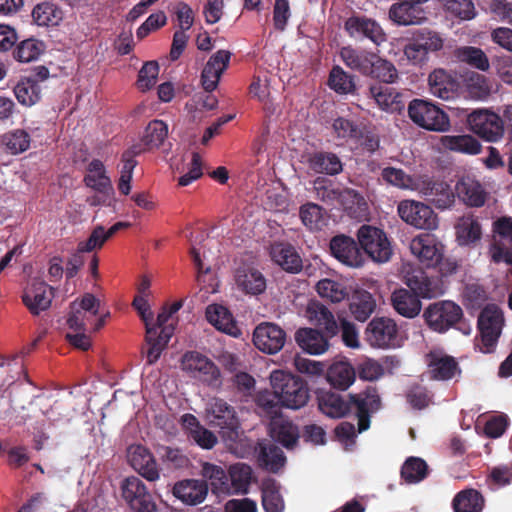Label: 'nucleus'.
I'll use <instances>...</instances> for the list:
<instances>
[{"label": "nucleus", "instance_id": "6e6d98bb", "mask_svg": "<svg viewBox=\"0 0 512 512\" xmlns=\"http://www.w3.org/2000/svg\"><path fill=\"white\" fill-rule=\"evenodd\" d=\"M459 61L464 62L481 71L489 69V60L484 51L478 47L464 46L455 52Z\"/></svg>", "mask_w": 512, "mask_h": 512}, {"label": "nucleus", "instance_id": "1a4fd4ad", "mask_svg": "<svg viewBox=\"0 0 512 512\" xmlns=\"http://www.w3.org/2000/svg\"><path fill=\"white\" fill-rule=\"evenodd\" d=\"M470 130L485 141L496 142L504 135L502 118L488 109L473 110L467 117Z\"/></svg>", "mask_w": 512, "mask_h": 512}, {"label": "nucleus", "instance_id": "20e7f679", "mask_svg": "<svg viewBox=\"0 0 512 512\" xmlns=\"http://www.w3.org/2000/svg\"><path fill=\"white\" fill-rule=\"evenodd\" d=\"M357 241L363 255L376 263L388 262L392 256V246L386 233L375 226L363 224L357 230Z\"/></svg>", "mask_w": 512, "mask_h": 512}, {"label": "nucleus", "instance_id": "f3484780", "mask_svg": "<svg viewBox=\"0 0 512 512\" xmlns=\"http://www.w3.org/2000/svg\"><path fill=\"white\" fill-rule=\"evenodd\" d=\"M286 332L277 324L260 323L253 332V343L266 354H276L285 345Z\"/></svg>", "mask_w": 512, "mask_h": 512}, {"label": "nucleus", "instance_id": "cd10ccee", "mask_svg": "<svg viewBox=\"0 0 512 512\" xmlns=\"http://www.w3.org/2000/svg\"><path fill=\"white\" fill-rule=\"evenodd\" d=\"M367 96L375 101L377 106L386 112H401L404 109L402 95L395 89L373 84L369 87Z\"/></svg>", "mask_w": 512, "mask_h": 512}, {"label": "nucleus", "instance_id": "5fc2aeb1", "mask_svg": "<svg viewBox=\"0 0 512 512\" xmlns=\"http://www.w3.org/2000/svg\"><path fill=\"white\" fill-rule=\"evenodd\" d=\"M316 290L321 298L332 303H339L349 295L347 288L342 283L328 278L321 279L316 285Z\"/></svg>", "mask_w": 512, "mask_h": 512}, {"label": "nucleus", "instance_id": "de8ad7c7", "mask_svg": "<svg viewBox=\"0 0 512 512\" xmlns=\"http://www.w3.org/2000/svg\"><path fill=\"white\" fill-rule=\"evenodd\" d=\"M401 478L407 484H416L428 476V465L419 457H409L401 467Z\"/></svg>", "mask_w": 512, "mask_h": 512}, {"label": "nucleus", "instance_id": "bf43d9fd", "mask_svg": "<svg viewBox=\"0 0 512 512\" xmlns=\"http://www.w3.org/2000/svg\"><path fill=\"white\" fill-rule=\"evenodd\" d=\"M329 87L339 94H350L355 90L354 77L340 66H334L329 74Z\"/></svg>", "mask_w": 512, "mask_h": 512}, {"label": "nucleus", "instance_id": "aec40b11", "mask_svg": "<svg viewBox=\"0 0 512 512\" xmlns=\"http://www.w3.org/2000/svg\"><path fill=\"white\" fill-rule=\"evenodd\" d=\"M388 17L398 26L422 25L428 20L427 12L422 6L405 0L393 3Z\"/></svg>", "mask_w": 512, "mask_h": 512}, {"label": "nucleus", "instance_id": "7c9ffc66", "mask_svg": "<svg viewBox=\"0 0 512 512\" xmlns=\"http://www.w3.org/2000/svg\"><path fill=\"white\" fill-rule=\"evenodd\" d=\"M313 191L315 197L326 203L334 204L335 202L343 203L347 197H356L358 193L352 189L341 190L335 187L333 182L325 177H317L313 182Z\"/></svg>", "mask_w": 512, "mask_h": 512}, {"label": "nucleus", "instance_id": "0eeeda50", "mask_svg": "<svg viewBox=\"0 0 512 512\" xmlns=\"http://www.w3.org/2000/svg\"><path fill=\"white\" fill-rule=\"evenodd\" d=\"M348 398L350 412H354L358 420V431H366L370 427L371 416L382 407L377 387L368 385L358 393H349Z\"/></svg>", "mask_w": 512, "mask_h": 512}, {"label": "nucleus", "instance_id": "2eb2a0df", "mask_svg": "<svg viewBox=\"0 0 512 512\" xmlns=\"http://www.w3.org/2000/svg\"><path fill=\"white\" fill-rule=\"evenodd\" d=\"M344 29L352 38H366L376 46L387 41V34L374 19L366 16H351L344 23Z\"/></svg>", "mask_w": 512, "mask_h": 512}, {"label": "nucleus", "instance_id": "a211bd4d", "mask_svg": "<svg viewBox=\"0 0 512 512\" xmlns=\"http://www.w3.org/2000/svg\"><path fill=\"white\" fill-rule=\"evenodd\" d=\"M398 328L395 321L387 317H376L366 328V339L373 347L390 348L395 346Z\"/></svg>", "mask_w": 512, "mask_h": 512}, {"label": "nucleus", "instance_id": "58836bf2", "mask_svg": "<svg viewBox=\"0 0 512 512\" xmlns=\"http://www.w3.org/2000/svg\"><path fill=\"white\" fill-rule=\"evenodd\" d=\"M356 373L348 362H335L326 371L329 384L338 390H347L355 381Z\"/></svg>", "mask_w": 512, "mask_h": 512}, {"label": "nucleus", "instance_id": "f704fd0d", "mask_svg": "<svg viewBox=\"0 0 512 512\" xmlns=\"http://www.w3.org/2000/svg\"><path fill=\"white\" fill-rule=\"evenodd\" d=\"M420 298L409 290L400 288L392 293L391 302L398 314L406 318H414L421 312L422 303Z\"/></svg>", "mask_w": 512, "mask_h": 512}, {"label": "nucleus", "instance_id": "3c124183", "mask_svg": "<svg viewBox=\"0 0 512 512\" xmlns=\"http://www.w3.org/2000/svg\"><path fill=\"white\" fill-rule=\"evenodd\" d=\"M367 77H371L382 83L392 84L398 79V71L392 62L376 54Z\"/></svg>", "mask_w": 512, "mask_h": 512}, {"label": "nucleus", "instance_id": "5701e85b", "mask_svg": "<svg viewBox=\"0 0 512 512\" xmlns=\"http://www.w3.org/2000/svg\"><path fill=\"white\" fill-rule=\"evenodd\" d=\"M231 53L227 50H218L211 55L201 73V84L205 92L214 91L224 71L228 68Z\"/></svg>", "mask_w": 512, "mask_h": 512}, {"label": "nucleus", "instance_id": "8fccbe9b", "mask_svg": "<svg viewBox=\"0 0 512 512\" xmlns=\"http://www.w3.org/2000/svg\"><path fill=\"white\" fill-rule=\"evenodd\" d=\"M443 144L452 151L470 155H476L481 151L480 142L471 135L445 136Z\"/></svg>", "mask_w": 512, "mask_h": 512}, {"label": "nucleus", "instance_id": "423d86ee", "mask_svg": "<svg viewBox=\"0 0 512 512\" xmlns=\"http://www.w3.org/2000/svg\"><path fill=\"white\" fill-rule=\"evenodd\" d=\"M423 318L429 329L443 334L462 320L463 310L453 301L440 300L424 309Z\"/></svg>", "mask_w": 512, "mask_h": 512}, {"label": "nucleus", "instance_id": "f8f14e48", "mask_svg": "<svg viewBox=\"0 0 512 512\" xmlns=\"http://www.w3.org/2000/svg\"><path fill=\"white\" fill-rule=\"evenodd\" d=\"M183 369L189 372L194 378L199 379L208 385L220 383V370L216 364L207 356L196 351L184 354L182 359Z\"/></svg>", "mask_w": 512, "mask_h": 512}, {"label": "nucleus", "instance_id": "ddd939ff", "mask_svg": "<svg viewBox=\"0 0 512 512\" xmlns=\"http://www.w3.org/2000/svg\"><path fill=\"white\" fill-rule=\"evenodd\" d=\"M404 283L409 291L424 299H432L443 293L439 281L430 277L419 267L407 265L403 269Z\"/></svg>", "mask_w": 512, "mask_h": 512}, {"label": "nucleus", "instance_id": "4be33fe9", "mask_svg": "<svg viewBox=\"0 0 512 512\" xmlns=\"http://www.w3.org/2000/svg\"><path fill=\"white\" fill-rule=\"evenodd\" d=\"M429 377L432 380L448 381L461 373L458 362L454 357L440 351H430L426 355Z\"/></svg>", "mask_w": 512, "mask_h": 512}, {"label": "nucleus", "instance_id": "bb28decb", "mask_svg": "<svg viewBox=\"0 0 512 512\" xmlns=\"http://www.w3.org/2000/svg\"><path fill=\"white\" fill-rule=\"evenodd\" d=\"M270 257L286 272L299 273L303 268L299 253L290 243L275 242L271 244Z\"/></svg>", "mask_w": 512, "mask_h": 512}, {"label": "nucleus", "instance_id": "9b49d317", "mask_svg": "<svg viewBox=\"0 0 512 512\" xmlns=\"http://www.w3.org/2000/svg\"><path fill=\"white\" fill-rule=\"evenodd\" d=\"M398 214L407 224L423 230H434L438 227V217L433 209L414 200H404L398 205Z\"/></svg>", "mask_w": 512, "mask_h": 512}, {"label": "nucleus", "instance_id": "f03ea898", "mask_svg": "<svg viewBox=\"0 0 512 512\" xmlns=\"http://www.w3.org/2000/svg\"><path fill=\"white\" fill-rule=\"evenodd\" d=\"M270 384L284 408L298 410L310 399L308 383L290 372L274 370L270 374Z\"/></svg>", "mask_w": 512, "mask_h": 512}, {"label": "nucleus", "instance_id": "412c9836", "mask_svg": "<svg viewBox=\"0 0 512 512\" xmlns=\"http://www.w3.org/2000/svg\"><path fill=\"white\" fill-rule=\"evenodd\" d=\"M53 298L54 288L41 280H34L22 296L23 303L33 315L47 310Z\"/></svg>", "mask_w": 512, "mask_h": 512}, {"label": "nucleus", "instance_id": "473e14b6", "mask_svg": "<svg viewBox=\"0 0 512 512\" xmlns=\"http://www.w3.org/2000/svg\"><path fill=\"white\" fill-rule=\"evenodd\" d=\"M257 460L261 468L272 473H277L286 464L283 450L272 442L258 443Z\"/></svg>", "mask_w": 512, "mask_h": 512}, {"label": "nucleus", "instance_id": "774afa93", "mask_svg": "<svg viewBox=\"0 0 512 512\" xmlns=\"http://www.w3.org/2000/svg\"><path fill=\"white\" fill-rule=\"evenodd\" d=\"M382 179L390 185L398 188H408L412 182L411 177L402 169L386 167L381 171Z\"/></svg>", "mask_w": 512, "mask_h": 512}, {"label": "nucleus", "instance_id": "39448f33", "mask_svg": "<svg viewBox=\"0 0 512 512\" xmlns=\"http://www.w3.org/2000/svg\"><path fill=\"white\" fill-rule=\"evenodd\" d=\"M132 305L145 323V341L148 345L147 364L152 365L160 358L163 350L166 348L170 340V333H167L165 328L158 333L157 328L150 327L149 323L153 319V313L151 312L150 305L144 296H136Z\"/></svg>", "mask_w": 512, "mask_h": 512}, {"label": "nucleus", "instance_id": "864d4df0", "mask_svg": "<svg viewBox=\"0 0 512 512\" xmlns=\"http://www.w3.org/2000/svg\"><path fill=\"white\" fill-rule=\"evenodd\" d=\"M168 136V126L162 120H152L145 128L141 142L147 149L158 148Z\"/></svg>", "mask_w": 512, "mask_h": 512}, {"label": "nucleus", "instance_id": "a18cd8bd", "mask_svg": "<svg viewBox=\"0 0 512 512\" xmlns=\"http://www.w3.org/2000/svg\"><path fill=\"white\" fill-rule=\"evenodd\" d=\"M14 95L21 105L31 107L40 101L41 87L37 80L25 77L15 85Z\"/></svg>", "mask_w": 512, "mask_h": 512}, {"label": "nucleus", "instance_id": "c03bdc74", "mask_svg": "<svg viewBox=\"0 0 512 512\" xmlns=\"http://www.w3.org/2000/svg\"><path fill=\"white\" fill-rule=\"evenodd\" d=\"M272 437L285 448H293L299 439V429L289 420L275 419L271 421Z\"/></svg>", "mask_w": 512, "mask_h": 512}, {"label": "nucleus", "instance_id": "b1692460", "mask_svg": "<svg viewBox=\"0 0 512 512\" xmlns=\"http://www.w3.org/2000/svg\"><path fill=\"white\" fill-rule=\"evenodd\" d=\"M442 248L437 239L430 234L417 236L410 245L411 252L428 268L436 267L442 257Z\"/></svg>", "mask_w": 512, "mask_h": 512}, {"label": "nucleus", "instance_id": "2f4dec72", "mask_svg": "<svg viewBox=\"0 0 512 512\" xmlns=\"http://www.w3.org/2000/svg\"><path fill=\"white\" fill-rule=\"evenodd\" d=\"M454 193L459 200L471 207H481L486 201V192L482 185L470 177L457 181Z\"/></svg>", "mask_w": 512, "mask_h": 512}, {"label": "nucleus", "instance_id": "37998d69", "mask_svg": "<svg viewBox=\"0 0 512 512\" xmlns=\"http://www.w3.org/2000/svg\"><path fill=\"white\" fill-rule=\"evenodd\" d=\"M484 502V497L478 490L469 488L455 495L452 506L454 512H481Z\"/></svg>", "mask_w": 512, "mask_h": 512}, {"label": "nucleus", "instance_id": "c85d7f7f", "mask_svg": "<svg viewBox=\"0 0 512 512\" xmlns=\"http://www.w3.org/2000/svg\"><path fill=\"white\" fill-rule=\"evenodd\" d=\"M208 493V485L204 480L186 479L176 483L173 494L187 505L202 503Z\"/></svg>", "mask_w": 512, "mask_h": 512}, {"label": "nucleus", "instance_id": "7ed1b4c3", "mask_svg": "<svg viewBox=\"0 0 512 512\" xmlns=\"http://www.w3.org/2000/svg\"><path fill=\"white\" fill-rule=\"evenodd\" d=\"M407 110L410 120L420 128L434 132H446L450 129L447 113L431 101L413 99Z\"/></svg>", "mask_w": 512, "mask_h": 512}, {"label": "nucleus", "instance_id": "0e129e2a", "mask_svg": "<svg viewBox=\"0 0 512 512\" xmlns=\"http://www.w3.org/2000/svg\"><path fill=\"white\" fill-rule=\"evenodd\" d=\"M158 74V63L156 61L146 62L138 73L137 87L142 92L150 90L156 84Z\"/></svg>", "mask_w": 512, "mask_h": 512}, {"label": "nucleus", "instance_id": "79ce46f5", "mask_svg": "<svg viewBox=\"0 0 512 512\" xmlns=\"http://www.w3.org/2000/svg\"><path fill=\"white\" fill-rule=\"evenodd\" d=\"M349 309L358 321H366L376 309V301L366 290H356L349 302Z\"/></svg>", "mask_w": 512, "mask_h": 512}, {"label": "nucleus", "instance_id": "49530a36", "mask_svg": "<svg viewBox=\"0 0 512 512\" xmlns=\"http://www.w3.org/2000/svg\"><path fill=\"white\" fill-rule=\"evenodd\" d=\"M32 18L38 26H57L63 18V12L53 3L42 2L33 8Z\"/></svg>", "mask_w": 512, "mask_h": 512}, {"label": "nucleus", "instance_id": "4468645a", "mask_svg": "<svg viewBox=\"0 0 512 512\" xmlns=\"http://www.w3.org/2000/svg\"><path fill=\"white\" fill-rule=\"evenodd\" d=\"M122 496L135 512H154L156 504L145 484L135 476L127 477L121 485Z\"/></svg>", "mask_w": 512, "mask_h": 512}, {"label": "nucleus", "instance_id": "a878e982", "mask_svg": "<svg viewBox=\"0 0 512 512\" xmlns=\"http://www.w3.org/2000/svg\"><path fill=\"white\" fill-rule=\"evenodd\" d=\"M420 192L426 200L433 203L438 209L450 208L455 202V193L450 185L444 181L426 180L420 187Z\"/></svg>", "mask_w": 512, "mask_h": 512}, {"label": "nucleus", "instance_id": "603ef678", "mask_svg": "<svg viewBox=\"0 0 512 512\" xmlns=\"http://www.w3.org/2000/svg\"><path fill=\"white\" fill-rule=\"evenodd\" d=\"M45 51V44L37 39L29 38L21 41L13 51V57L23 63L37 60Z\"/></svg>", "mask_w": 512, "mask_h": 512}, {"label": "nucleus", "instance_id": "09e8293b", "mask_svg": "<svg viewBox=\"0 0 512 512\" xmlns=\"http://www.w3.org/2000/svg\"><path fill=\"white\" fill-rule=\"evenodd\" d=\"M228 478L235 493L246 494L252 480V469L245 463H236L230 466Z\"/></svg>", "mask_w": 512, "mask_h": 512}, {"label": "nucleus", "instance_id": "6e6552de", "mask_svg": "<svg viewBox=\"0 0 512 512\" xmlns=\"http://www.w3.org/2000/svg\"><path fill=\"white\" fill-rule=\"evenodd\" d=\"M207 411L210 425L219 428L222 437L230 440L238 438L240 421L233 406L221 398H214Z\"/></svg>", "mask_w": 512, "mask_h": 512}, {"label": "nucleus", "instance_id": "4d7b16f0", "mask_svg": "<svg viewBox=\"0 0 512 512\" xmlns=\"http://www.w3.org/2000/svg\"><path fill=\"white\" fill-rule=\"evenodd\" d=\"M1 142L7 152L17 155L25 152L30 147L31 138L25 130L16 129L4 134Z\"/></svg>", "mask_w": 512, "mask_h": 512}, {"label": "nucleus", "instance_id": "6ab92c4d", "mask_svg": "<svg viewBox=\"0 0 512 512\" xmlns=\"http://www.w3.org/2000/svg\"><path fill=\"white\" fill-rule=\"evenodd\" d=\"M127 459L131 467L148 481L159 479L160 471L157 462L148 448L143 445H132L128 448Z\"/></svg>", "mask_w": 512, "mask_h": 512}, {"label": "nucleus", "instance_id": "393cba45", "mask_svg": "<svg viewBox=\"0 0 512 512\" xmlns=\"http://www.w3.org/2000/svg\"><path fill=\"white\" fill-rule=\"evenodd\" d=\"M430 93L440 99L449 100L457 95L459 81L455 74L442 68L434 69L428 77Z\"/></svg>", "mask_w": 512, "mask_h": 512}, {"label": "nucleus", "instance_id": "dca6fc26", "mask_svg": "<svg viewBox=\"0 0 512 512\" xmlns=\"http://www.w3.org/2000/svg\"><path fill=\"white\" fill-rule=\"evenodd\" d=\"M329 248L331 255L348 267L358 268L365 263L358 241L350 236L339 234L332 237Z\"/></svg>", "mask_w": 512, "mask_h": 512}, {"label": "nucleus", "instance_id": "338daca9", "mask_svg": "<svg viewBox=\"0 0 512 512\" xmlns=\"http://www.w3.org/2000/svg\"><path fill=\"white\" fill-rule=\"evenodd\" d=\"M302 223L310 230L318 229L322 221V208L315 203H306L300 207Z\"/></svg>", "mask_w": 512, "mask_h": 512}, {"label": "nucleus", "instance_id": "052dcab7", "mask_svg": "<svg viewBox=\"0 0 512 512\" xmlns=\"http://www.w3.org/2000/svg\"><path fill=\"white\" fill-rule=\"evenodd\" d=\"M333 130L338 138L358 140L363 136L362 129L353 120L338 117L333 121Z\"/></svg>", "mask_w": 512, "mask_h": 512}, {"label": "nucleus", "instance_id": "9d476101", "mask_svg": "<svg viewBox=\"0 0 512 512\" xmlns=\"http://www.w3.org/2000/svg\"><path fill=\"white\" fill-rule=\"evenodd\" d=\"M503 317L501 311L494 305L486 306L478 317V330L481 339L480 350L483 353L494 351L501 333Z\"/></svg>", "mask_w": 512, "mask_h": 512}, {"label": "nucleus", "instance_id": "680f3d73", "mask_svg": "<svg viewBox=\"0 0 512 512\" xmlns=\"http://www.w3.org/2000/svg\"><path fill=\"white\" fill-rule=\"evenodd\" d=\"M202 474L205 478L211 481V485L222 492L228 491L229 489V478L225 470L211 463H205L203 465Z\"/></svg>", "mask_w": 512, "mask_h": 512}, {"label": "nucleus", "instance_id": "72a5a7b5", "mask_svg": "<svg viewBox=\"0 0 512 512\" xmlns=\"http://www.w3.org/2000/svg\"><path fill=\"white\" fill-rule=\"evenodd\" d=\"M317 399L319 410L331 418H342L350 413L349 398L344 399L333 391L322 390L318 393Z\"/></svg>", "mask_w": 512, "mask_h": 512}, {"label": "nucleus", "instance_id": "e433bc0d", "mask_svg": "<svg viewBox=\"0 0 512 512\" xmlns=\"http://www.w3.org/2000/svg\"><path fill=\"white\" fill-rule=\"evenodd\" d=\"M206 319L217 330L222 331L231 336H237L239 329L229 310L218 304L209 305L206 308Z\"/></svg>", "mask_w": 512, "mask_h": 512}, {"label": "nucleus", "instance_id": "f257e3e1", "mask_svg": "<svg viewBox=\"0 0 512 512\" xmlns=\"http://www.w3.org/2000/svg\"><path fill=\"white\" fill-rule=\"evenodd\" d=\"M307 316L324 333L315 328H300L295 332V341L308 354H323L329 348V338L338 334L339 325L333 313L319 302H312L308 305Z\"/></svg>", "mask_w": 512, "mask_h": 512}, {"label": "nucleus", "instance_id": "ea45409f", "mask_svg": "<svg viewBox=\"0 0 512 512\" xmlns=\"http://www.w3.org/2000/svg\"><path fill=\"white\" fill-rule=\"evenodd\" d=\"M455 229L456 238L460 246L475 244L482 237V228L479 220L472 215H465L459 218Z\"/></svg>", "mask_w": 512, "mask_h": 512}, {"label": "nucleus", "instance_id": "13d9d810", "mask_svg": "<svg viewBox=\"0 0 512 512\" xmlns=\"http://www.w3.org/2000/svg\"><path fill=\"white\" fill-rule=\"evenodd\" d=\"M255 402L257 407L262 411V413H264L272 421L279 418V416L281 415V408L283 406L280 405L278 395H276L274 389H272L271 391H260L256 395Z\"/></svg>", "mask_w": 512, "mask_h": 512}, {"label": "nucleus", "instance_id": "69168bd1", "mask_svg": "<svg viewBox=\"0 0 512 512\" xmlns=\"http://www.w3.org/2000/svg\"><path fill=\"white\" fill-rule=\"evenodd\" d=\"M413 37L427 53L439 51L443 47V39L436 31L420 29L414 33Z\"/></svg>", "mask_w": 512, "mask_h": 512}, {"label": "nucleus", "instance_id": "4c0bfd02", "mask_svg": "<svg viewBox=\"0 0 512 512\" xmlns=\"http://www.w3.org/2000/svg\"><path fill=\"white\" fill-rule=\"evenodd\" d=\"M376 53L365 50L358 51L350 46L343 47L340 57L347 67L367 76L373 65Z\"/></svg>", "mask_w": 512, "mask_h": 512}, {"label": "nucleus", "instance_id": "c756f323", "mask_svg": "<svg viewBox=\"0 0 512 512\" xmlns=\"http://www.w3.org/2000/svg\"><path fill=\"white\" fill-rule=\"evenodd\" d=\"M237 287L248 295H259L266 290V278L256 268L242 266L235 273Z\"/></svg>", "mask_w": 512, "mask_h": 512}, {"label": "nucleus", "instance_id": "a19ab883", "mask_svg": "<svg viewBox=\"0 0 512 512\" xmlns=\"http://www.w3.org/2000/svg\"><path fill=\"white\" fill-rule=\"evenodd\" d=\"M261 502L265 512H283L285 503L280 493V484L273 478L261 484Z\"/></svg>", "mask_w": 512, "mask_h": 512}, {"label": "nucleus", "instance_id": "e2e57ef3", "mask_svg": "<svg viewBox=\"0 0 512 512\" xmlns=\"http://www.w3.org/2000/svg\"><path fill=\"white\" fill-rule=\"evenodd\" d=\"M445 9L462 20H470L475 16V7L471 0H439Z\"/></svg>", "mask_w": 512, "mask_h": 512}, {"label": "nucleus", "instance_id": "c9c22d12", "mask_svg": "<svg viewBox=\"0 0 512 512\" xmlns=\"http://www.w3.org/2000/svg\"><path fill=\"white\" fill-rule=\"evenodd\" d=\"M307 164L317 174L337 175L343 170L340 158L332 152L318 151L309 155Z\"/></svg>", "mask_w": 512, "mask_h": 512}]
</instances>
